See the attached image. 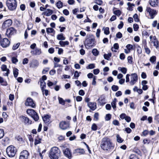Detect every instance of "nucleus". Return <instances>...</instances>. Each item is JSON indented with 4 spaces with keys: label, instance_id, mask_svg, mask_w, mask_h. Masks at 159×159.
<instances>
[{
    "label": "nucleus",
    "instance_id": "61",
    "mask_svg": "<svg viewBox=\"0 0 159 159\" xmlns=\"http://www.w3.org/2000/svg\"><path fill=\"white\" fill-rule=\"evenodd\" d=\"M125 56L124 53H122L120 54V59L123 60L125 59Z\"/></svg>",
    "mask_w": 159,
    "mask_h": 159
},
{
    "label": "nucleus",
    "instance_id": "1",
    "mask_svg": "<svg viewBox=\"0 0 159 159\" xmlns=\"http://www.w3.org/2000/svg\"><path fill=\"white\" fill-rule=\"evenodd\" d=\"M100 146L101 148L106 151L113 150L114 147V145L111 142V140L107 137L102 139Z\"/></svg>",
    "mask_w": 159,
    "mask_h": 159
},
{
    "label": "nucleus",
    "instance_id": "24",
    "mask_svg": "<svg viewBox=\"0 0 159 159\" xmlns=\"http://www.w3.org/2000/svg\"><path fill=\"white\" fill-rule=\"evenodd\" d=\"M74 153H79L80 154H84V151L83 149L78 148L75 149L74 151Z\"/></svg>",
    "mask_w": 159,
    "mask_h": 159
},
{
    "label": "nucleus",
    "instance_id": "12",
    "mask_svg": "<svg viewBox=\"0 0 159 159\" xmlns=\"http://www.w3.org/2000/svg\"><path fill=\"white\" fill-rule=\"evenodd\" d=\"M29 155V153L28 151L23 150L20 153L19 159H28Z\"/></svg>",
    "mask_w": 159,
    "mask_h": 159
},
{
    "label": "nucleus",
    "instance_id": "41",
    "mask_svg": "<svg viewBox=\"0 0 159 159\" xmlns=\"http://www.w3.org/2000/svg\"><path fill=\"white\" fill-rule=\"evenodd\" d=\"M111 115L110 114H108L106 115L105 119L106 120L108 121L111 119Z\"/></svg>",
    "mask_w": 159,
    "mask_h": 159
},
{
    "label": "nucleus",
    "instance_id": "52",
    "mask_svg": "<svg viewBox=\"0 0 159 159\" xmlns=\"http://www.w3.org/2000/svg\"><path fill=\"white\" fill-rule=\"evenodd\" d=\"M28 61H29L28 59L27 58H25L23 59V61H22V64L23 65L27 64L28 63Z\"/></svg>",
    "mask_w": 159,
    "mask_h": 159
},
{
    "label": "nucleus",
    "instance_id": "32",
    "mask_svg": "<svg viewBox=\"0 0 159 159\" xmlns=\"http://www.w3.org/2000/svg\"><path fill=\"white\" fill-rule=\"evenodd\" d=\"M56 5L57 7L59 9L62 8L63 7V3L60 1H59L57 2Z\"/></svg>",
    "mask_w": 159,
    "mask_h": 159
},
{
    "label": "nucleus",
    "instance_id": "51",
    "mask_svg": "<svg viewBox=\"0 0 159 159\" xmlns=\"http://www.w3.org/2000/svg\"><path fill=\"white\" fill-rule=\"evenodd\" d=\"M104 33L106 35L108 34L109 33V28L108 27L106 28L104 30Z\"/></svg>",
    "mask_w": 159,
    "mask_h": 159
},
{
    "label": "nucleus",
    "instance_id": "29",
    "mask_svg": "<svg viewBox=\"0 0 159 159\" xmlns=\"http://www.w3.org/2000/svg\"><path fill=\"white\" fill-rule=\"evenodd\" d=\"M111 56V53L108 54H105L104 55V58L107 60H110V58Z\"/></svg>",
    "mask_w": 159,
    "mask_h": 159
},
{
    "label": "nucleus",
    "instance_id": "27",
    "mask_svg": "<svg viewBox=\"0 0 159 159\" xmlns=\"http://www.w3.org/2000/svg\"><path fill=\"white\" fill-rule=\"evenodd\" d=\"M57 39L58 40H64L66 38L63 36V34L61 33L57 35Z\"/></svg>",
    "mask_w": 159,
    "mask_h": 159
},
{
    "label": "nucleus",
    "instance_id": "59",
    "mask_svg": "<svg viewBox=\"0 0 159 159\" xmlns=\"http://www.w3.org/2000/svg\"><path fill=\"white\" fill-rule=\"evenodd\" d=\"M128 62L130 64H131L133 62L132 61V57L131 56H128L127 58Z\"/></svg>",
    "mask_w": 159,
    "mask_h": 159
},
{
    "label": "nucleus",
    "instance_id": "53",
    "mask_svg": "<svg viewBox=\"0 0 159 159\" xmlns=\"http://www.w3.org/2000/svg\"><path fill=\"white\" fill-rule=\"evenodd\" d=\"M153 43V45L157 49L159 47V42L157 40V41L154 42Z\"/></svg>",
    "mask_w": 159,
    "mask_h": 159
},
{
    "label": "nucleus",
    "instance_id": "58",
    "mask_svg": "<svg viewBox=\"0 0 159 159\" xmlns=\"http://www.w3.org/2000/svg\"><path fill=\"white\" fill-rule=\"evenodd\" d=\"M126 47L130 51L132 49L133 46L130 44H128L126 45Z\"/></svg>",
    "mask_w": 159,
    "mask_h": 159
},
{
    "label": "nucleus",
    "instance_id": "31",
    "mask_svg": "<svg viewBox=\"0 0 159 159\" xmlns=\"http://www.w3.org/2000/svg\"><path fill=\"white\" fill-rule=\"evenodd\" d=\"M59 43L61 46L64 47L66 45H68L69 44V42L68 41H60L59 42Z\"/></svg>",
    "mask_w": 159,
    "mask_h": 159
},
{
    "label": "nucleus",
    "instance_id": "14",
    "mask_svg": "<svg viewBox=\"0 0 159 159\" xmlns=\"http://www.w3.org/2000/svg\"><path fill=\"white\" fill-rule=\"evenodd\" d=\"M20 118L21 121L24 122L25 124L29 125L32 124V121L27 117L21 116H20Z\"/></svg>",
    "mask_w": 159,
    "mask_h": 159
},
{
    "label": "nucleus",
    "instance_id": "22",
    "mask_svg": "<svg viewBox=\"0 0 159 159\" xmlns=\"http://www.w3.org/2000/svg\"><path fill=\"white\" fill-rule=\"evenodd\" d=\"M149 3L151 6L156 7L158 6V0H149Z\"/></svg>",
    "mask_w": 159,
    "mask_h": 159
},
{
    "label": "nucleus",
    "instance_id": "9",
    "mask_svg": "<svg viewBox=\"0 0 159 159\" xmlns=\"http://www.w3.org/2000/svg\"><path fill=\"white\" fill-rule=\"evenodd\" d=\"M10 41L6 38L2 39L0 41L1 46L4 48L8 47L10 45Z\"/></svg>",
    "mask_w": 159,
    "mask_h": 159
},
{
    "label": "nucleus",
    "instance_id": "45",
    "mask_svg": "<svg viewBox=\"0 0 159 159\" xmlns=\"http://www.w3.org/2000/svg\"><path fill=\"white\" fill-rule=\"evenodd\" d=\"M119 87L116 85H113L111 87L112 90L114 91H117Z\"/></svg>",
    "mask_w": 159,
    "mask_h": 159
},
{
    "label": "nucleus",
    "instance_id": "17",
    "mask_svg": "<svg viewBox=\"0 0 159 159\" xmlns=\"http://www.w3.org/2000/svg\"><path fill=\"white\" fill-rule=\"evenodd\" d=\"M63 153L65 156L69 159L72 158V154L70 150L68 148H66L63 151Z\"/></svg>",
    "mask_w": 159,
    "mask_h": 159
},
{
    "label": "nucleus",
    "instance_id": "6",
    "mask_svg": "<svg viewBox=\"0 0 159 159\" xmlns=\"http://www.w3.org/2000/svg\"><path fill=\"white\" fill-rule=\"evenodd\" d=\"M95 39L93 38H88L86 39L84 43L86 48L89 49L94 47L95 45Z\"/></svg>",
    "mask_w": 159,
    "mask_h": 159
},
{
    "label": "nucleus",
    "instance_id": "25",
    "mask_svg": "<svg viewBox=\"0 0 159 159\" xmlns=\"http://www.w3.org/2000/svg\"><path fill=\"white\" fill-rule=\"evenodd\" d=\"M40 87L43 92V93L44 89L46 87V84L43 80H40Z\"/></svg>",
    "mask_w": 159,
    "mask_h": 159
},
{
    "label": "nucleus",
    "instance_id": "64",
    "mask_svg": "<svg viewBox=\"0 0 159 159\" xmlns=\"http://www.w3.org/2000/svg\"><path fill=\"white\" fill-rule=\"evenodd\" d=\"M126 116V115L125 114L122 113L120 115V117L121 119H125Z\"/></svg>",
    "mask_w": 159,
    "mask_h": 159
},
{
    "label": "nucleus",
    "instance_id": "54",
    "mask_svg": "<svg viewBox=\"0 0 159 159\" xmlns=\"http://www.w3.org/2000/svg\"><path fill=\"white\" fill-rule=\"evenodd\" d=\"M130 159H138V157L134 154H131L129 157Z\"/></svg>",
    "mask_w": 159,
    "mask_h": 159
},
{
    "label": "nucleus",
    "instance_id": "46",
    "mask_svg": "<svg viewBox=\"0 0 159 159\" xmlns=\"http://www.w3.org/2000/svg\"><path fill=\"white\" fill-rule=\"evenodd\" d=\"M95 67V65L93 64H89L87 67V69H92Z\"/></svg>",
    "mask_w": 159,
    "mask_h": 159
},
{
    "label": "nucleus",
    "instance_id": "15",
    "mask_svg": "<svg viewBox=\"0 0 159 159\" xmlns=\"http://www.w3.org/2000/svg\"><path fill=\"white\" fill-rule=\"evenodd\" d=\"M12 23V21L11 20H7L3 23L2 26V28L3 29H5L11 25Z\"/></svg>",
    "mask_w": 159,
    "mask_h": 159
},
{
    "label": "nucleus",
    "instance_id": "63",
    "mask_svg": "<svg viewBox=\"0 0 159 159\" xmlns=\"http://www.w3.org/2000/svg\"><path fill=\"white\" fill-rule=\"evenodd\" d=\"M99 70L98 69H95L93 70V73L95 75H97L99 73Z\"/></svg>",
    "mask_w": 159,
    "mask_h": 159
},
{
    "label": "nucleus",
    "instance_id": "8",
    "mask_svg": "<svg viewBox=\"0 0 159 159\" xmlns=\"http://www.w3.org/2000/svg\"><path fill=\"white\" fill-rule=\"evenodd\" d=\"M25 104L26 106H29L33 108H35L36 107V104L33 100L30 98H27Z\"/></svg>",
    "mask_w": 159,
    "mask_h": 159
},
{
    "label": "nucleus",
    "instance_id": "11",
    "mask_svg": "<svg viewBox=\"0 0 159 159\" xmlns=\"http://www.w3.org/2000/svg\"><path fill=\"white\" fill-rule=\"evenodd\" d=\"M138 80V76L136 73H133L131 74L130 81V84L131 85H134Z\"/></svg>",
    "mask_w": 159,
    "mask_h": 159
},
{
    "label": "nucleus",
    "instance_id": "28",
    "mask_svg": "<svg viewBox=\"0 0 159 159\" xmlns=\"http://www.w3.org/2000/svg\"><path fill=\"white\" fill-rule=\"evenodd\" d=\"M0 83L3 86H7V82L4 80L3 78L0 76Z\"/></svg>",
    "mask_w": 159,
    "mask_h": 159
},
{
    "label": "nucleus",
    "instance_id": "37",
    "mask_svg": "<svg viewBox=\"0 0 159 159\" xmlns=\"http://www.w3.org/2000/svg\"><path fill=\"white\" fill-rule=\"evenodd\" d=\"M156 58L155 56H152L151 57L150 59V61L152 63H154V62L156 61Z\"/></svg>",
    "mask_w": 159,
    "mask_h": 159
},
{
    "label": "nucleus",
    "instance_id": "48",
    "mask_svg": "<svg viewBox=\"0 0 159 159\" xmlns=\"http://www.w3.org/2000/svg\"><path fill=\"white\" fill-rule=\"evenodd\" d=\"M99 114L98 113H96L94 116V120H97L98 119Z\"/></svg>",
    "mask_w": 159,
    "mask_h": 159
},
{
    "label": "nucleus",
    "instance_id": "47",
    "mask_svg": "<svg viewBox=\"0 0 159 159\" xmlns=\"http://www.w3.org/2000/svg\"><path fill=\"white\" fill-rule=\"evenodd\" d=\"M133 18L135 22H138L139 21V20L138 18V16L137 14H135L134 15Z\"/></svg>",
    "mask_w": 159,
    "mask_h": 159
},
{
    "label": "nucleus",
    "instance_id": "36",
    "mask_svg": "<svg viewBox=\"0 0 159 159\" xmlns=\"http://www.w3.org/2000/svg\"><path fill=\"white\" fill-rule=\"evenodd\" d=\"M92 53L94 56H97L99 53V52L96 49L94 48L93 49Z\"/></svg>",
    "mask_w": 159,
    "mask_h": 159
},
{
    "label": "nucleus",
    "instance_id": "5",
    "mask_svg": "<svg viewBox=\"0 0 159 159\" xmlns=\"http://www.w3.org/2000/svg\"><path fill=\"white\" fill-rule=\"evenodd\" d=\"M26 112L35 121H38L39 119V116L37 113L33 109H28Z\"/></svg>",
    "mask_w": 159,
    "mask_h": 159
},
{
    "label": "nucleus",
    "instance_id": "3",
    "mask_svg": "<svg viewBox=\"0 0 159 159\" xmlns=\"http://www.w3.org/2000/svg\"><path fill=\"white\" fill-rule=\"evenodd\" d=\"M6 3L8 9L11 11L15 10L17 6L16 0H7Z\"/></svg>",
    "mask_w": 159,
    "mask_h": 159
},
{
    "label": "nucleus",
    "instance_id": "20",
    "mask_svg": "<svg viewBox=\"0 0 159 159\" xmlns=\"http://www.w3.org/2000/svg\"><path fill=\"white\" fill-rule=\"evenodd\" d=\"M31 53L34 55H39L41 54V50L40 48H36L34 50L32 51Z\"/></svg>",
    "mask_w": 159,
    "mask_h": 159
},
{
    "label": "nucleus",
    "instance_id": "55",
    "mask_svg": "<svg viewBox=\"0 0 159 159\" xmlns=\"http://www.w3.org/2000/svg\"><path fill=\"white\" fill-rule=\"evenodd\" d=\"M112 123L115 125L119 126L120 124L118 121L116 120H115L112 122Z\"/></svg>",
    "mask_w": 159,
    "mask_h": 159
},
{
    "label": "nucleus",
    "instance_id": "49",
    "mask_svg": "<svg viewBox=\"0 0 159 159\" xmlns=\"http://www.w3.org/2000/svg\"><path fill=\"white\" fill-rule=\"evenodd\" d=\"M133 28L135 31H137L139 28L138 25L136 24H134L133 25Z\"/></svg>",
    "mask_w": 159,
    "mask_h": 159
},
{
    "label": "nucleus",
    "instance_id": "43",
    "mask_svg": "<svg viewBox=\"0 0 159 159\" xmlns=\"http://www.w3.org/2000/svg\"><path fill=\"white\" fill-rule=\"evenodd\" d=\"M20 45V43H18L16 44H14L12 47V49L14 50L16 49L19 47Z\"/></svg>",
    "mask_w": 159,
    "mask_h": 159
},
{
    "label": "nucleus",
    "instance_id": "2",
    "mask_svg": "<svg viewBox=\"0 0 159 159\" xmlns=\"http://www.w3.org/2000/svg\"><path fill=\"white\" fill-rule=\"evenodd\" d=\"M60 151L57 147H53L49 152V156L51 159H58L60 154Z\"/></svg>",
    "mask_w": 159,
    "mask_h": 159
},
{
    "label": "nucleus",
    "instance_id": "19",
    "mask_svg": "<svg viewBox=\"0 0 159 159\" xmlns=\"http://www.w3.org/2000/svg\"><path fill=\"white\" fill-rule=\"evenodd\" d=\"M88 106L92 110H95L96 108V103L95 102H89L88 103Z\"/></svg>",
    "mask_w": 159,
    "mask_h": 159
},
{
    "label": "nucleus",
    "instance_id": "13",
    "mask_svg": "<svg viewBox=\"0 0 159 159\" xmlns=\"http://www.w3.org/2000/svg\"><path fill=\"white\" fill-rule=\"evenodd\" d=\"M59 127L62 130H65L69 128L68 123L65 121H62L59 123Z\"/></svg>",
    "mask_w": 159,
    "mask_h": 159
},
{
    "label": "nucleus",
    "instance_id": "34",
    "mask_svg": "<svg viewBox=\"0 0 159 159\" xmlns=\"http://www.w3.org/2000/svg\"><path fill=\"white\" fill-rule=\"evenodd\" d=\"M58 100L59 101V103L62 105H64L65 104V101L64 100L63 98L59 97H58Z\"/></svg>",
    "mask_w": 159,
    "mask_h": 159
},
{
    "label": "nucleus",
    "instance_id": "56",
    "mask_svg": "<svg viewBox=\"0 0 159 159\" xmlns=\"http://www.w3.org/2000/svg\"><path fill=\"white\" fill-rule=\"evenodd\" d=\"M102 2V0H95V3L98 5H101Z\"/></svg>",
    "mask_w": 159,
    "mask_h": 159
},
{
    "label": "nucleus",
    "instance_id": "18",
    "mask_svg": "<svg viewBox=\"0 0 159 159\" xmlns=\"http://www.w3.org/2000/svg\"><path fill=\"white\" fill-rule=\"evenodd\" d=\"M30 65V67L35 68L39 66V63L37 60L33 59Z\"/></svg>",
    "mask_w": 159,
    "mask_h": 159
},
{
    "label": "nucleus",
    "instance_id": "44",
    "mask_svg": "<svg viewBox=\"0 0 159 159\" xmlns=\"http://www.w3.org/2000/svg\"><path fill=\"white\" fill-rule=\"evenodd\" d=\"M4 130L2 129H0V139H2L4 136Z\"/></svg>",
    "mask_w": 159,
    "mask_h": 159
},
{
    "label": "nucleus",
    "instance_id": "21",
    "mask_svg": "<svg viewBox=\"0 0 159 159\" xmlns=\"http://www.w3.org/2000/svg\"><path fill=\"white\" fill-rule=\"evenodd\" d=\"M50 116L49 115L45 116L43 117V119L44 123L49 124L50 122Z\"/></svg>",
    "mask_w": 159,
    "mask_h": 159
},
{
    "label": "nucleus",
    "instance_id": "23",
    "mask_svg": "<svg viewBox=\"0 0 159 159\" xmlns=\"http://www.w3.org/2000/svg\"><path fill=\"white\" fill-rule=\"evenodd\" d=\"M105 98L103 95H101L100 98L98 99V102L101 105H103L105 103L104 102Z\"/></svg>",
    "mask_w": 159,
    "mask_h": 159
},
{
    "label": "nucleus",
    "instance_id": "10",
    "mask_svg": "<svg viewBox=\"0 0 159 159\" xmlns=\"http://www.w3.org/2000/svg\"><path fill=\"white\" fill-rule=\"evenodd\" d=\"M16 33V30L14 28L12 27L10 28L7 29L6 34L9 38Z\"/></svg>",
    "mask_w": 159,
    "mask_h": 159
},
{
    "label": "nucleus",
    "instance_id": "4",
    "mask_svg": "<svg viewBox=\"0 0 159 159\" xmlns=\"http://www.w3.org/2000/svg\"><path fill=\"white\" fill-rule=\"evenodd\" d=\"M16 152V148L12 145L8 147L6 149L7 153L9 157H14Z\"/></svg>",
    "mask_w": 159,
    "mask_h": 159
},
{
    "label": "nucleus",
    "instance_id": "7",
    "mask_svg": "<svg viewBox=\"0 0 159 159\" xmlns=\"http://www.w3.org/2000/svg\"><path fill=\"white\" fill-rule=\"evenodd\" d=\"M146 11L149 13L150 18L152 19H153L157 13L156 10L152 9L149 7H146Z\"/></svg>",
    "mask_w": 159,
    "mask_h": 159
},
{
    "label": "nucleus",
    "instance_id": "26",
    "mask_svg": "<svg viewBox=\"0 0 159 159\" xmlns=\"http://www.w3.org/2000/svg\"><path fill=\"white\" fill-rule=\"evenodd\" d=\"M117 100L116 98L114 99L112 102L111 103V105L114 110H116V102Z\"/></svg>",
    "mask_w": 159,
    "mask_h": 159
},
{
    "label": "nucleus",
    "instance_id": "39",
    "mask_svg": "<svg viewBox=\"0 0 159 159\" xmlns=\"http://www.w3.org/2000/svg\"><path fill=\"white\" fill-rule=\"evenodd\" d=\"M116 137L117 138V140L118 142L121 143L123 141V140L121 138L119 134H117Z\"/></svg>",
    "mask_w": 159,
    "mask_h": 159
},
{
    "label": "nucleus",
    "instance_id": "57",
    "mask_svg": "<svg viewBox=\"0 0 159 159\" xmlns=\"http://www.w3.org/2000/svg\"><path fill=\"white\" fill-rule=\"evenodd\" d=\"M11 60H12V62L14 64H15L18 61L17 59L15 57H12V59H11Z\"/></svg>",
    "mask_w": 159,
    "mask_h": 159
},
{
    "label": "nucleus",
    "instance_id": "62",
    "mask_svg": "<svg viewBox=\"0 0 159 159\" xmlns=\"http://www.w3.org/2000/svg\"><path fill=\"white\" fill-rule=\"evenodd\" d=\"M63 14L66 16H68L69 14V11L67 9H64L63 11Z\"/></svg>",
    "mask_w": 159,
    "mask_h": 159
},
{
    "label": "nucleus",
    "instance_id": "40",
    "mask_svg": "<svg viewBox=\"0 0 159 159\" xmlns=\"http://www.w3.org/2000/svg\"><path fill=\"white\" fill-rule=\"evenodd\" d=\"M136 49L138 53L139 54H141L142 52L141 47L139 46L138 45L136 47Z\"/></svg>",
    "mask_w": 159,
    "mask_h": 159
},
{
    "label": "nucleus",
    "instance_id": "30",
    "mask_svg": "<svg viewBox=\"0 0 159 159\" xmlns=\"http://www.w3.org/2000/svg\"><path fill=\"white\" fill-rule=\"evenodd\" d=\"M118 70H120L124 74H125L127 72V69L125 67H119Z\"/></svg>",
    "mask_w": 159,
    "mask_h": 159
},
{
    "label": "nucleus",
    "instance_id": "60",
    "mask_svg": "<svg viewBox=\"0 0 159 159\" xmlns=\"http://www.w3.org/2000/svg\"><path fill=\"white\" fill-rule=\"evenodd\" d=\"M122 34L120 32H118L116 34L117 38L120 39L122 37Z\"/></svg>",
    "mask_w": 159,
    "mask_h": 159
},
{
    "label": "nucleus",
    "instance_id": "50",
    "mask_svg": "<svg viewBox=\"0 0 159 159\" xmlns=\"http://www.w3.org/2000/svg\"><path fill=\"white\" fill-rule=\"evenodd\" d=\"M91 129L93 130H96L97 129V126L96 124L94 123L92 125Z\"/></svg>",
    "mask_w": 159,
    "mask_h": 159
},
{
    "label": "nucleus",
    "instance_id": "42",
    "mask_svg": "<svg viewBox=\"0 0 159 159\" xmlns=\"http://www.w3.org/2000/svg\"><path fill=\"white\" fill-rule=\"evenodd\" d=\"M46 31L47 33H52L54 32V29L50 28H47L46 29Z\"/></svg>",
    "mask_w": 159,
    "mask_h": 159
},
{
    "label": "nucleus",
    "instance_id": "33",
    "mask_svg": "<svg viewBox=\"0 0 159 159\" xmlns=\"http://www.w3.org/2000/svg\"><path fill=\"white\" fill-rule=\"evenodd\" d=\"M13 75L15 78H16L18 75V70L16 68L13 69Z\"/></svg>",
    "mask_w": 159,
    "mask_h": 159
},
{
    "label": "nucleus",
    "instance_id": "16",
    "mask_svg": "<svg viewBox=\"0 0 159 159\" xmlns=\"http://www.w3.org/2000/svg\"><path fill=\"white\" fill-rule=\"evenodd\" d=\"M1 69L2 71L6 72L3 73V75L8 76L10 71L9 69L7 68V66L5 65H2L1 66Z\"/></svg>",
    "mask_w": 159,
    "mask_h": 159
},
{
    "label": "nucleus",
    "instance_id": "38",
    "mask_svg": "<svg viewBox=\"0 0 159 159\" xmlns=\"http://www.w3.org/2000/svg\"><path fill=\"white\" fill-rule=\"evenodd\" d=\"M47 12L46 13V16H50L53 12V11L50 9H47Z\"/></svg>",
    "mask_w": 159,
    "mask_h": 159
},
{
    "label": "nucleus",
    "instance_id": "35",
    "mask_svg": "<svg viewBox=\"0 0 159 159\" xmlns=\"http://www.w3.org/2000/svg\"><path fill=\"white\" fill-rule=\"evenodd\" d=\"M144 49L145 50V52L148 54H149L151 51L150 49L147 47L146 44L144 46Z\"/></svg>",
    "mask_w": 159,
    "mask_h": 159
}]
</instances>
